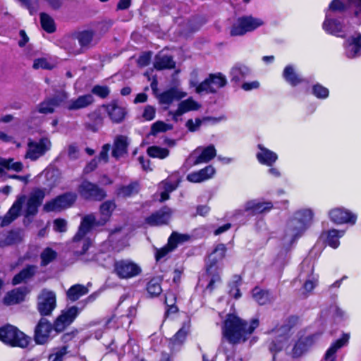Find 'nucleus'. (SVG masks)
I'll return each instance as SVG.
<instances>
[{"label": "nucleus", "mask_w": 361, "mask_h": 361, "mask_svg": "<svg viewBox=\"0 0 361 361\" xmlns=\"http://www.w3.org/2000/svg\"><path fill=\"white\" fill-rule=\"evenodd\" d=\"M186 95V92L173 87L158 94L157 97L161 104L169 106L174 99L179 100Z\"/></svg>", "instance_id": "nucleus-31"}, {"label": "nucleus", "mask_w": 361, "mask_h": 361, "mask_svg": "<svg viewBox=\"0 0 361 361\" xmlns=\"http://www.w3.org/2000/svg\"><path fill=\"white\" fill-rule=\"evenodd\" d=\"M313 213L311 209H304L298 211L288 221L283 237L284 243L292 244L300 238L309 226Z\"/></svg>", "instance_id": "nucleus-4"}, {"label": "nucleus", "mask_w": 361, "mask_h": 361, "mask_svg": "<svg viewBox=\"0 0 361 361\" xmlns=\"http://www.w3.org/2000/svg\"><path fill=\"white\" fill-rule=\"evenodd\" d=\"M67 346L56 349L54 353L49 355L48 361H63V357L67 353Z\"/></svg>", "instance_id": "nucleus-56"}, {"label": "nucleus", "mask_w": 361, "mask_h": 361, "mask_svg": "<svg viewBox=\"0 0 361 361\" xmlns=\"http://www.w3.org/2000/svg\"><path fill=\"white\" fill-rule=\"evenodd\" d=\"M308 342L307 338L298 340L292 350V357L294 358L300 357L307 350Z\"/></svg>", "instance_id": "nucleus-48"}, {"label": "nucleus", "mask_w": 361, "mask_h": 361, "mask_svg": "<svg viewBox=\"0 0 361 361\" xmlns=\"http://www.w3.org/2000/svg\"><path fill=\"white\" fill-rule=\"evenodd\" d=\"M226 251V245L220 243L216 246L213 252L209 255L206 265L207 274L211 277L207 286L208 290H212L214 288V283L220 281L221 279L217 264L224 259Z\"/></svg>", "instance_id": "nucleus-5"}, {"label": "nucleus", "mask_w": 361, "mask_h": 361, "mask_svg": "<svg viewBox=\"0 0 361 361\" xmlns=\"http://www.w3.org/2000/svg\"><path fill=\"white\" fill-rule=\"evenodd\" d=\"M156 114V109L154 106L151 105H147L145 107L142 118L145 121H152L154 118Z\"/></svg>", "instance_id": "nucleus-60"}, {"label": "nucleus", "mask_w": 361, "mask_h": 361, "mask_svg": "<svg viewBox=\"0 0 361 361\" xmlns=\"http://www.w3.org/2000/svg\"><path fill=\"white\" fill-rule=\"evenodd\" d=\"M345 54L348 59L361 56V34L356 32L348 38L343 44Z\"/></svg>", "instance_id": "nucleus-21"}, {"label": "nucleus", "mask_w": 361, "mask_h": 361, "mask_svg": "<svg viewBox=\"0 0 361 361\" xmlns=\"http://www.w3.org/2000/svg\"><path fill=\"white\" fill-rule=\"evenodd\" d=\"M313 265L308 260H304L300 265V280H305L303 288L307 292H310L315 287L317 282V276L313 273Z\"/></svg>", "instance_id": "nucleus-16"}, {"label": "nucleus", "mask_w": 361, "mask_h": 361, "mask_svg": "<svg viewBox=\"0 0 361 361\" xmlns=\"http://www.w3.org/2000/svg\"><path fill=\"white\" fill-rule=\"evenodd\" d=\"M216 155V150L213 145L206 147H197L190 156V159H195L192 165L207 163Z\"/></svg>", "instance_id": "nucleus-19"}, {"label": "nucleus", "mask_w": 361, "mask_h": 361, "mask_svg": "<svg viewBox=\"0 0 361 361\" xmlns=\"http://www.w3.org/2000/svg\"><path fill=\"white\" fill-rule=\"evenodd\" d=\"M37 269V267L33 265L27 266L13 277L12 281L13 284L17 285L26 281L35 274Z\"/></svg>", "instance_id": "nucleus-43"}, {"label": "nucleus", "mask_w": 361, "mask_h": 361, "mask_svg": "<svg viewBox=\"0 0 361 361\" xmlns=\"http://www.w3.org/2000/svg\"><path fill=\"white\" fill-rule=\"evenodd\" d=\"M111 149V145L109 144H105L103 145L102 150L99 155V160L102 161L104 163H106L108 161V153Z\"/></svg>", "instance_id": "nucleus-64"}, {"label": "nucleus", "mask_w": 361, "mask_h": 361, "mask_svg": "<svg viewBox=\"0 0 361 361\" xmlns=\"http://www.w3.org/2000/svg\"><path fill=\"white\" fill-rule=\"evenodd\" d=\"M252 298L260 305L271 302L275 300L274 296L268 290L255 287L252 290Z\"/></svg>", "instance_id": "nucleus-41"}, {"label": "nucleus", "mask_w": 361, "mask_h": 361, "mask_svg": "<svg viewBox=\"0 0 361 361\" xmlns=\"http://www.w3.org/2000/svg\"><path fill=\"white\" fill-rule=\"evenodd\" d=\"M171 214L172 210L170 208L164 207L147 217L145 221V224L150 226H157L166 224L170 220Z\"/></svg>", "instance_id": "nucleus-23"}, {"label": "nucleus", "mask_w": 361, "mask_h": 361, "mask_svg": "<svg viewBox=\"0 0 361 361\" xmlns=\"http://www.w3.org/2000/svg\"><path fill=\"white\" fill-rule=\"evenodd\" d=\"M44 195V192L42 190L35 189L28 197L25 195L18 197L12 207L2 219L0 225L1 226L8 225L20 215L21 212H23L26 218L36 215Z\"/></svg>", "instance_id": "nucleus-2"}, {"label": "nucleus", "mask_w": 361, "mask_h": 361, "mask_svg": "<svg viewBox=\"0 0 361 361\" xmlns=\"http://www.w3.org/2000/svg\"><path fill=\"white\" fill-rule=\"evenodd\" d=\"M332 0L326 13H329L334 17V13H342L348 11L351 18L355 19L357 25H361V0Z\"/></svg>", "instance_id": "nucleus-7"}, {"label": "nucleus", "mask_w": 361, "mask_h": 361, "mask_svg": "<svg viewBox=\"0 0 361 361\" xmlns=\"http://www.w3.org/2000/svg\"><path fill=\"white\" fill-rule=\"evenodd\" d=\"M147 291L152 297L158 296L162 292V288L157 279H152L148 282Z\"/></svg>", "instance_id": "nucleus-50"}, {"label": "nucleus", "mask_w": 361, "mask_h": 361, "mask_svg": "<svg viewBox=\"0 0 361 361\" xmlns=\"http://www.w3.org/2000/svg\"><path fill=\"white\" fill-rule=\"evenodd\" d=\"M114 271L120 279H129L140 274L141 268L132 260L121 259L115 262Z\"/></svg>", "instance_id": "nucleus-13"}, {"label": "nucleus", "mask_w": 361, "mask_h": 361, "mask_svg": "<svg viewBox=\"0 0 361 361\" xmlns=\"http://www.w3.org/2000/svg\"><path fill=\"white\" fill-rule=\"evenodd\" d=\"M264 22L262 19L252 16H244L238 18L230 29L232 37L243 36L262 26Z\"/></svg>", "instance_id": "nucleus-11"}, {"label": "nucleus", "mask_w": 361, "mask_h": 361, "mask_svg": "<svg viewBox=\"0 0 361 361\" xmlns=\"http://www.w3.org/2000/svg\"><path fill=\"white\" fill-rule=\"evenodd\" d=\"M91 92L102 99L106 98L110 94L109 88L105 85H94Z\"/></svg>", "instance_id": "nucleus-57"}, {"label": "nucleus", "mask_w": 361, "mask_h": 361, "mask_svg": "<svg viewBox=\"0 0 361 361\" xmlns=\"http://www.w3.org/2000/svg\"><path fill=\"white\" fill-rule=\"evenodd\" d=\"M13 159L0 158V174L4 170H13L15 171H20L23 169V164L20 161H13Z\"/></svg>", "instance_id": "nucleus-46"}, {"label": "nucleus", "mask_w": 361, "mask_h": 361, "mask_svg": "<svg viewBox=\"0 0 361 361\" xmlns=\"http://www.w3.org/2000/svg\"><path fill=\"white\" fill-rule=\"evenodd\" d=\"M312 94L318 99H324L329 97V90L323 85L317 83L312 87Z\"/></svg>", "instance_id": "nucleus-54"}, {"label": "nucleus", "mask_w": 361, "mask_h": 361, "mask_svg": "<svg viewBox=\"0 0 361 361\" xmlns=\"http://www.w3.org/2000/svg\"><path fill=\"white\" fill-rule=\"evenodd\" d=\"M44 149L45 142L44 138H41L39 142L30 141L28 143L25 158L36 160L43 154Z\"/></svg>", "instance_id": "nucleus-36"}, {"label": "nucleus", "mask_w": 361, "mask_h": 361, "mask_svg": "<svg viewBox=\"0 0 361 361\" xmlns=\"http://www.w3.org/2000/svg\"><path fill=\"white\" fill-rule=\"evenodd\" d=\"M88 289L86 286L81 284L72 286L67 291V298L72 302L76 301L81 296L86 295Z\"/></svg>", "instance_id": "nucleus-44"}, {"label": "nucleus", "mask_w": 361, "mask_h": 361, "mask_svg": "<svg viewBox=\"0 0 361 361\" xmlns=\"http://www.w3.org/2000/svg\"><path fill=\"white\" fill-rule=\"evenodd\" d=\"M259 151L256 154L257 161L264 165L271 166L278 159V155L261 144L257 145Z\"/></svg>", "instance_id": "nucleus-30"}, {"label": "nucleus", "mask_w": 361, "mask_h": 361, "mask_svg": "<svg viewBox=\"0 0 361 361\" xmlns=\"http://www.w3.org/2000/svg\"><path fill=\"white\" fill-rule=\"evenodd\" d=\"M190 322L183 323L182 327L169 340V346L172 351H178L185 341L186 336L190 331Z\"/></svg>", "instance_id": "nucleus-28"}, {"label": "nucleus", "mask_w": 361, "mask_h": 361, "mask_svg": "<svg viewBox=\"0 0 361 361\" xmlns=\"http://www.w3.org/2000/svg\"><path fill=\"white\" fill-rule=\"evenodd\" d=\"M79 192L83 198L91 200L101 201L106 196L103 189L88 180H83L81 183Z\"/></svg>", "instance_id": "nucleus-15"}, {"label": "nucleus", "mask_w": 361, "mask_h": 361, "mask_svg": "<svg viewBox=\"0 0 361 361\" xmlns=\"http://www.w3.org/2000/svg\"><path fill=\"white\" fill-rule=\"evenodd\" d=\"M49 174H51V177L49 178V181H51L50 185L52 186L58 182L60 178V173L57 169L49 168L48 169H47V175Z\"/></svg>", "instance_id": "nucleus-62"}, {"label": "nucleus", "mask_w": 361, "mask_h": 361, "mask_svg": "<svg viewBox=\"0 0 361 361\" xmlns=\"http://www.w3.org/2000/svg\"><path fill=\"white\" fill-rule=\"evenodd\" d=\"M21 6L27 8L31 15L35 14L39 6V0H16Z\"/></svg>", "instance_id": "nucleus-52"}, {"label": "nucleus", "mask_w": 361, "mask_h": 361, "mask_svg": "<svg viewBox=\"0 0 361 361\" xmlns=\"http://www.w3.org/2000/svg\"><path fill=\"white\" fill-rule=\"evenodd\" d=\"M106 111L111 120L116 123L123 121L126 114V110L124 107L119 106L117 102L114 101L104 106Z\"/></svg>", "instance_id": "nucleus-32"}, {"label": "nucleus", "mask_w": 361, "mask_h": 361, "mask_svg": "<svg viewBox=\"0 0 361 361\" xmlns=\"http://www.w3.org/2000/svg\"><path fill=\"white\" fill-rule=\"evenodd\" d=\"M291 326L289 324H284L272 329L269 334L272 338L268 344V348L273 354L272 361H276V354L286 348L289 345Z\"/></svg>", "instance_id": "nucleus-6"}, {"label": "nucleus", "mask_w": 361, "mask_h": 361, "mask_svg": "<svg viewBox=\"0 0 361 361\" xmlns=\"http://www.w3.org/2000/svg\"><path fill=\"white\" fill-rule=\"evenodd\" d=\"M68 94L63 89L58 90L49 100H47V114L52 113L54 106H59L66 102Z\"/></svg>", "instance_id": "nucleus-38"}, {"label": "nucleus", "mask_w": 361, "mask_h": 361, "mask_svg": "<svg viewBox=\"0 0 361 361\" xmlns=\"http://www.w3.org/2000/svg\"><path fill=\"white\" fill-rule=\"evenodd\" d=\"M330 219L338 224H355L357 215L344 208H335L329 213Z\"/></svg>", "instance_id": "nucleus-20"}, {"label": "nucleus", "mask_w": 361, "mask_h": 361, "mask_svg": "<svg viewBox=\"0 0 361 361\" xmlns=\"http://www.w3.org/2000/svg\"><path fill=\"white\" fill-rule=\"evenodd\" d=\"M240 283V277L239 276H234L233 281L229 284V295L235 299H238L241 297V293L239 289Z\"/></svg>", "instance_id": "nucleus-53"}, {"label": "nucleus", "mask_w": 361, "mask_h": 361, "mask_svg": "<svg viewBox=\"0 0 361 361\" xmlns=\"http://www.w3.org/2000/svg\"><path fill=\"white\" fill-rule=\"evenodd\" d=\"M191 84L193 86H196L195 91L197 94H214L216 93L219 89L226 85L227 79L221 73H212L198 85L194 82H191Z\"/></svg>", "instance_id": "nucleus-12"}, {"label": "nucleus", "mask_w": 361, "mask_h": 361, "mask_svg": "<svg viewBox=\"0 0 361 361\" xmlns=\"http://www.w3.org/2000/svg\"><path fill=\"white\" fill-rule=\"evenodd\" d=\"M147 154L153 158L164 159L169 156V150L158 146H151L147 149Z\"/></svg>", "instance_id": "nucleus-49"}, {"label": "nucleus", "mask_w": 361, "mask_h": 361, "mask_svg": "<svg viewBox=\"0 0 361 361\" xmlns=\"http://www.w3.org/2000/svg\"><path fill=\"white\" fill-rule=\"evenodd\" d=\"M80 47V51H87L95 46L99 41L94 30L87 29L78 31L74 34Z\"/></svg>", "instance_id": "nucleus-18"}, {"label": "nucleus", "mask_w": 361, "mask_h": 361, "mask_svg": "<svg viewBox=\"0 0 361 361\" xmlns=\"http://www.w3.org/2000/svg\"><path fill=\"white\" fill-rule=\"evenodd\" d=\"M203 181L212 178L216 172L215 169L209 165L199 171Z\"/></svg>", "instance_id": "nucleus-61"}, {"label": "nucleus", "mask_w": 361, "mask_h": 361, "mask_svg": "<svg viewBox=\"0 0 361 361\" xmlns=\"http://www.w3.org/2000/svg\"><path fill=\"white\" fill-rule=\"evenodd\" d=\"M174 299L175 298H174L173 294H169L166 297L165 303L169 307V308L167 309V310L165 313V315L166 317H168L170 313H175L178 311L177 307L175 306L173 303L174 301Z\"/></svg>", "instance_id": "nucleus-59"}, {"label": "nucleus", "mask_w": 361, "mask_h": 361, "mask_svg": "<svg viewBox=\"0 0 361 361\" xmlns=\"http://www.w3.org/2000/svg\"><path fill=\"white\" fill-rule=\"evenodd\" d=\"M202 122L200 118H196L195 122L192 119H189L187 121L185 126L190 131L195 132L197 130Z\"/></svg>", "instance_id": "nucleus-63"}, {"label": "nucleus", "mask_w": 361, "mask_h": 361, "mask_svg": "<svg viewBox=\"0 0 361 361\" xmlns=\"http://www.w3.org/2000/svg\"><path fill=\"white\" fill-rule=\"evenodd\" d=\"M76 200L73 192H66L47 202V212H61L71 207Z\"/></svg>", "instance_id": "nucleus-14"}, {"label": "nucleus", "mask_w": 361, "mask_h": 361, "mask_svg": "<svg viewBox=\"0 0 361 361\" xmlns=\"http://www.w3.org/2000/svg\"><path fill=\"white\" fill-rule=\"evenodd\" d=\"M323 29L329 34L336 37H344L343 25L338 20L335 19L329 13H326V18L322 25Z\"/></svg>", "instance_id": "nucleus-25"}, {"label": "nucleus", "mask_w": 361, "mask_h": 361, "mask_svg": "<svg viewBox=\"0 0 361 361\" xmlns=\"http://www.w3.org/2000/svg\"><path fill=\"white\" fill-rule=\"evenodd\" d=\"M259 324L257 319H252L248 324L235 315L229 314L224 322L223 335L231 343L245 341Z\"/></svg>", "instance_id": "nucleus-3"}, {"label": "nucleus", "mask_w": 361, "mask_h": 361, "mask_svg": "<svg viewBox=\"0 0 361 361\" xmlns=\"http://www.w3.org/2000/svg\"><path fill=\"white\" fill-rule=\"evenodd\" d=\"M56 307V296L53 291H47V316Z\"/></svg>", "instance_id": "nucleus-55"}, {"label": "nucleus", "mask_w": 361, "mask_h": 361, "mask_svg": "<svg viewBox=\"0 0 361 361\" xmlns=\"http://www.w3.org/2000/svg\"><path fill=\"white\" fill-rule=\"evenodd\" d=\"M115 208L116 204L114 202L108 200L103 202L100 206L102 218L99 220H97L94 214H88L82 218L79 229L73 238V243L77 244V246L82 245L81 250H75L77 255H85L86 254L90 247L91 241L89 238H85V235L92 228L104 225Z\"/></svg>", "instance_id": "nucleus-1"}, {"label": "nucleus", "mask_w": 361, "mask_h": 361, "mask_svg": "<svg viewBox=\"0 0 361 361\" xmlns=\"http://www.w3.org/2000/svg\"><path fill=\"white\" fill-rule=\"evenodd\" d=\"M38 310L42 315V318L35 328L34 339L38 344L45 343V297L43 293L38 298Z\"/></svg>", "instance_id": "nucleus-17"}, {"label": "nucleus", "mask_w": 361, "mask_h": 361, "mask_svg": "<svg viewBox=\"0 0 361 361\" xmlns=\"http://www.w3.org/2000/svg\"><path fill=\"white\" fill-rule=\"evenodd\" d=\"M129 140L124 135H118L115 139L112 150V156L116 159L123 157L128 152Z\"/></svg>", "instance_id": "nucleus-35"}, {"label": "nucleus", "mask_w": 361, "mask_h": 361, "mask_svg": "<svg viewBox=\"0 0 361 361\" xmlns=\"http://www.w3.org/2000/svg\"><path fill=\"white\" fill-rule=\"evenodd\" d=\"M273 208V204L271 202H261L257 200H252L245 203V212L247 216H255L257 214L269 212Z\"/></svg>", "instance_id": "nucleus-24"}, {"label": "nucleus", "mask_w": 361, "mask_h": 361, "mask_svg": "<svg viewBox=\"0 0 361 361\" xmlns=\"http://www.w3.org/2000/svg\"><path fill=\"white\" fill-rule=\"evenodd\" d=\"M140 185L137 182H132L126 185H122L118 189V195L129 197L138 193Z\"/></svg>", "instance_id": "nucleus-45"}, {"label": "nucleus", "mask_w": 361, "mask_h": 361, "mask_svg": "<svg viewBox=\"0 0 361 361\" xmlns=\"http://www.w3.org/2000/svg\"><path fill=\"white\" fill-rule=\"evenodd\" d=\"M283 77L285 80L292 86H296L303 81L300 75L296 73L292 65H288L285 67L283 72Z\"/></svg>", "instance_id": "nucleus-42"}, {"label": "nucleus", "mask_w": 361, "mask_h": 361, "mask_svg": "<svg viewBox=\"0 0 361 361\" xmlns=\"http://www.w3.org/2000/svg\"><path fill=\"white\" fill-rule=\"evenodd\" d=\"M350 335L348 334H343L342 337L335 342L326 350L324 359L326 361H336V353L342 347L348 343Z\"/></svg>", "instance_id": "nucleus-33"}, {"label": "nucleus", "mask_w": 361, "mask_h": 361, "mask_svg": "<svg viewBox=\"0 0 361 361\" xmlns=\"http://www.w3.org/2000/svg\"><path fill=\"white\" fill-rule=\"evenodd\" d=\"M172 128V125L167 124L161 121H158L152 125L150 134L152 135H156L159 133L166 132L167 130H171Z\"/></svg>", "instance_id": "nucleus-51"}, {"label": "nucleus", "mask_w": 361, "mask_h": 361, "mask_svg": "<svg viewBox=\"0 0 361 361\" xmlns=\"http://www.w3.org/2000/svg\"><path fill=\"white\" fill-rule=\"evenodd\" d=\"M344 233V231L331 229L323 232L321 235V237L325 240L326 243L328 245H329L332 248L336 249L340 245L339 238L343 236Z\"/></svg>", "instance_id": "nucleus-37"}, {"label": "nucleus", "mask_w": 361, "mask_h": 361, "mask_svg": "<svg viewBox=\"0 0 361 361\" xmlns=\"http://www.w3.org/2000/svg\"><path fill=\"white\" fill-rule=\"evenodd\" d=\"M28 293L26 287H20L7 293L4 298L6 305L18 304L24 300L25 295Z\"/></svg>", "instance_id": "nucleus-34"}, {"label": "nucleus", "mask_w": 361, "mask_h": 361, "mask_svg": "<svg viewBox=\"0 0 361 361\" xmlns=\"http://www.w3.org/2000/svg\"><path fill=\"white\" fill-rule=\"evenodd\" d=\"M80 313V310L76 306L70 307L61 311L53 324L47 321V338L53 330L57 334L61 333L71 325Z\"/></svg>", "instance_id": "nucleus-8"}, {"label": "nucleus", "mask_w": 361, "mask_h": 361, "mask_svg": "<svg viewBox=\"0 0 361 361\" xmlns=\"http://www.w3.org/2000/svg\"><path fill=\"white\" fill-rule=\"evenodd\" d=\"M175 65L176 63L171 56L159 53L155 56L154 66L157 70L171 69Z\"/></svg>", "instance_id": "nucleus-40"}, {"label": "nucleus", "mask_w": 361, "mask_h": 361, "mask_svg": "<svg viewBox=\"0 0 361 361\" xmlns=\"http://www.w3.org/2000/svg\"><path fill=\"white\" fill-rule=\"evenodd\" d=\"M94 101V99L92 94H83L66 102L65 107L69 111H76L89 106L93 104Z\"/></svg>", "instance_id": "nucleus-29"}, {"label": "nucleus", "mask_w": 361, "mask_h": 361, "mask_svg": "<svg viewBox=\"0 0 361 361\" xmlns=\"http://www.w3.org/2000/svg\"><path fill=\"white\" fill-rule=\"evenodd\" d=\"M251 70L248 66L242 63L238 62L231 68L228 75L232 82L239 84L249 76Z\"/></svg>", "instance_id": "nucleus-26"}, {"label": "nucleus", "mask_w": 361, "mask_h": 361, "mask_svg": "<svg viewBox=\"0 0 361 361\" xmlns=\"http://www.w3.org/2000/svg\"><path fill=\"white\" fill-rule=\"evenodd\" d=\"M190 322L183 323L182 327L169 340V346L172 351H178L185 341L186 336L190 331Z\"/></svg>", "instance_id": "nucleus-27"}, {"label": "nucleus", "mask_w": 361, "mask_h": 361, "mask_svg": "<svg viewBox=\"0 0 361 361\" xmlns=\"http://www.w3.org/2000/svg\"><path fill=\"white\" fill-rule=\"evenodd\" d=\"M68 223L64 219L57 218L53 221V229L55 232L65 233L67 231Z\"/></svg>", "instance_id": "nucleus-58"}, {"label": "nucleus", "mask_w": 361, "mask_h": 361, "mask_svg": "<svg viewBox=\"0 0 361 361\" xmlns=\"http://www.w3.org/2000/svg\"><path fill=\"white\" fill-rule=\"evenodd\" d=\"M200 105L195 102L192 97L185 100L181 101L178 104V114H183L190 111H195L199 109Z\"/></svg>", "instance_id": "nucleus-47"}, {"label": "nucleus", "mask_w": 361, "mask_h": 361, "mask_svg": "<svg viewBox=\"0 0 361 361\" xmlns=\"http://www.w3.org/2000/svg\"><path fill=\"white\" fill-rule=\"evenodd\" d=\"M0 340L11 346L25 348L30 338L14 326L8 324L0 328Z\"/></svg>", "instance_id": "nucleus-10"}, {"label": "nucleus", "mask_w": 361, "mask_h": 361, "mask_svg": "<svg viewBox=\"0 0 361 361\" xmlns=\"http://www.w3.org/2000/svg\"><path fill=\"white\" fill-rule=\"evenodd\" d=\"M80 313V310L76 306L70 307L61 311L53 324L47 321V338L53 330L57 334L61 333L71 325Z\"/></svg>", "instance_id": "nucleus-9"}, {"label": "nucleus", "mask_w": 361, "mask_h": 361, "mask_svg": "<svg viewBox=\"0 0 361 361\" xmlns=\"http://www.w3.org/2000/svg\"><path fill=\"white\" fill-rule=\"evenodd\" d=\"M188 239L187 235H181L173 232L168 240V243L164 247L157 250L155 257L159 261L164 257L169 252L173 251L179 243L184 242Z\"/></svg>", "instance_id": "nucleus-22"}, {"label": "nucleus", "mask_w": 361, "mask_h": 361, "mask_svg": "<svg viewBox=\"0 0 361 361\" xmlns=\"http://www.w3.org/2000/svg\"><path fill=\"white\" fill-rule=\"evenodd\" d=\"M45 117V104L41 102L30 114L28 123L35 127L43 123Z\"/></svg>", "instance_id": "nucleus-39"}]
</instances>
